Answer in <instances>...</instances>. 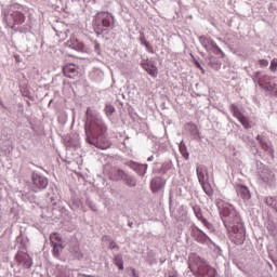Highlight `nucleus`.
I'll list each match as a JSON object with an SVG mask.
<instances>
[{"label": "nucleus", "instance_id": "ddd939ff", "mask_svg": "<svg viewBox=\"0 0 277 277\" xmlns=\"http://www.w3.org/2000/svg\"><path fill=\"white\" fill-rule=\"evenodd\" d=\"M32 183L37 189H47V186L49 185V180L44 176L35 174L32 175Z\"/></svg>", "mask_w": 277, "mask_h": 277}, {"label": "nucleus", "instance_id": "f3484780", "mask_svg": "<svg viewBox=\"0 0 277 277\" xmlns=\"http://www.w3.org/2000/svg\"><path fill=\"white\" fill-rule=\"evenodd\" d=\"M66 47L74 49L75 51H81L83 49V43H81L76 37H70L66 42Z\"/></svg>", "mask_w": 277, "mask_h": 277}, {"label": "nucleus", "instance_id": "e433bc0d", "mask_svg": "<svg viewBox=\"0 0 277 277\" xmlns=\"http://www.w3.org/2000/svg\"><path fill=\"white\" fill-rule=\"evenodd\" d=\"M129 185H131L132 187H134V185H135V182H134L133 180H130V183H129Z\"/></svg>", "mask_w": 277, "mask_h": 277}, {"label": "nucleus", "instance_id": "c85d7f7f", "mask_svg": "<svg viewBox=\"0 0 277 277\" xmlns=\"http://www.w3.org/2000/svg\"><path fill=\"white\" fill-rule=\"evenodd\" d=\"M164 277H179V272H176L174 268L168 269L164 273Z\"/></svg>", "mask_w": 277, "mask_h": 277}, {"label": "nucleus", "instance_id": "c9c22d12", "mask_svg": "<svg viewBox=\"0 0 277 277\" xmlns=\"http://www.w3.org/2000/svg\"><path fill=\"white\" fill-rule=\"evenodd\" d=\"M258 142H260V144H263V136H261L260 134L256 136Z\"/></svg>", "mask_w": 277, "mask_h": 277}, {"label": "nucleus", "instance_id": "9b49d317", "mask_svg": "<svg viewBox=\"0 0 277 277\" xmlns=\"http://www.w3.org/2000/svg\"><path fill=\"white\" fill-rule=\"evenodd\" d=\"M260 177L269 187L276 183V174L269 169H263L260 173Z\"/></svg>", "mask_w": 277, "mask_h": 277}, {"label": "nucleus", "instance_id": "f8f14e48", "mask_svg": "<svg viewBox=\"0 0 277 277\" xmlns=\"http://www.w3.org/2000/svg\"><path fill=\"white\" fill-rule=\"evenodd\" d=\"M166 187V180L157 176L154 177L150 182V189L154 194H157L158 192H161Z\"/></svg>", "mask_w": 277, "mask_h": 277}, {"label": "nucleus", "instance_id": "bb28decb", "mask_svg": "<svg viewBox=\"0 0 277 277\" xmlns=\"http://www.w3.org/2000/svg\"><path fill=\"white\" fill-rule=\"evenodd\" d=\"M239 122L242 124V127H245V129H250V121H248V117L246 116H241L238 118Z\"/></svg>", "mask_w": 277, "mask_h": 277}, {"label": "nucleus", "instance_id": "f704fd0d", "mask_svg": "<svg viewBox=\"0 0 277 277\" xmlns=\"http://www.w3.org/2000/svg\"><path fill=\"white\" fill-rule=\"evenodd\" d=\"M200 222H202V224L206 227L211 228V223H209V221L205 216L202 219H200Z\"/></svg>", "mask_w": 277, "mask_h": 277}, {"label": "nucleus", "instance_id": "f257e3e1", "mask_svg": "<svg viewBox=\"0 0 277 277\" xmlns=\"http://www.w3.org/2000/svg\"><path fill=\"white\" fill-rule=\"evenodd\" d=\"M221 215L230 241L236 246H241L246 241V228L241 223V215L229 203L223 207Z\"/></svg>", "mask_w": 277, "mask_h": 277}, {"label": "nucleus", "instance_id": "4468645a", "mask_svg": "<svg viewBox=\"0 0 277 277\" xmlns=\"http://www.w3.org/2000/svg\"><path fill=\"white\" fill-rule=\"evenodd\" d=\"M237 196L241 198L245 202L250 200L252 198V195L250 194V188L243 185H237L236 186Z\"/></svg>", "mask_w": 277, "mask_h": 277}, {"label": "nucleus", "instance_id": "c756f323", "mask_svg": "<svg viewBox=\"0 0 277 277\" xmlns=\"http://www.w3.org/2000/svg\"><path fill=\"white\" fill-rule=\"evenodd\" d=\"M141 40H142V44H144L148 53H155V51L153 50V45H150V43L146 39H141Z\"/></svg>", "mask_w": 277, "mask_h": 277}, {"label": "nucleus", "instance_id": "9d476101", "mask_svg": "<svg viewBox=\"0 0 277 277\" xmlns=\"http://www.w3.org/2000/svg\"><path fill=\"white\" fill-rule=\"evenodd\" d=\"M199 42L201 47L206 49V51H222L220 47H217V43H215V41H213V39L210 37L201 36L199 37Z\"/></svg>", "mask_w": 277, "mask_h": 277}, {"label": "nucleus", "instance_id": "72a5a7b5", "mask_svg": "<svg viewBox=\"0 0 277 277\" xmlns=\"http://www.w3.org/2000/svg\"><path fill=\"white\" fill-rule=\"evenodd\" d=\"M109 248L110 250H120V247L114 240H109Z\"/></svg>", "mask_w": 277, "mask_h": 277}, {"label": "nucleus", "instance_id": "58836bf2", "mask_svg": "<svg viewBox=\"0 0 277 277\" xmlns=\"http://www.w3.org/2000/svg\"><path fill=\"white\" fill-rule=\"evenodd\" d=\"M275 202H276V205H275V208H274V209H275L276 212H277V197H276V201H275Z\"/></svg>", "mask_w": 277, "mask_h": 277}, {"label": "nucleus", "instance_id": "39448f33", "mask_svg": "<svg viewBox=\"0 0 277 277\" xmlns=\"http://www.w3.org/2000/svg\"><path fill=\"white\" fill-rule=\"evenodd\" d=\"M25 21H27V17L25 16V13H23L18 10L12 11L5 17L6 26L10 29H14L16 27V25H23V23H25Z\"/></svg>", "mask_w": 277, "mask_h": 277}, {"label": "nucleus", "instance_id": "dca6fc26", "mask_svg": "<svg viewBox=\"0 0 277 277\" xmlns=\"http://www.w3.org/2000/svg\"><path fill=\"white\" fill-rule=\"evenodd\" d=\"M108 176H109L110 181H120V180L124 179V176H127V174L124 173V171H122L118 168H113V169H110Z\"/></svg>", "mask_w": 277, "mask_h": 277}, {"label": "nucleus", "instance_id": "1a4fd4ad", "mask_svg": "<svg viewBox=\"0 0 277 277\" xmlns=\"http://www.w3.org/2000/svg\"><path fill=\"white\" fill-rule=\"evenodd\" d=\"M141 66L154 79L159 75V69H157V65L151 60H142Z\"/></svg>", "mask_w": 277, "mask_h": 277}, {"label": "nucleus", "instance_id": "f03ea898", "mask_svg": "<svg viewBox=\"0 0 277 277\" xmlns=\"http://www.w3.org/2000/svg\"><path fill=\"white\" fill-rule=\"evenodd\" d=\"M87 137H95L96 135H105L107 133V126L103 119L94 115L92 108L87 109V122L84 124Z\"/></svg>", "mask_w": 277, "mask_h": 277}, {"label": "nucleus", "instance_id": "393cba45", "mask_svg": "<svg viewBox=\"0 0 277 277\" xmlns=\"http://www.w3.org/2000/svg\"><path fill=\"white\" fill-rule=\"evenodd\" d=\"M104 111H105L106 116H108V117L113 116L114 114H116V107H114V105H111V104H107L105 106Z\"/></svg>", "mask_w": 277, "mask_h": 277}, {"label": "nucleus", "instance_id": "4be33fe9", "mask_svg": "<svg viewBox=\"0 0 277 277\" xmlns=\"http://www.w3.org/2000/svg\"><path fill=\"white\" fill-rule=\"evenodd\" d=\"M114 263L118 269H124V260H122L120 254L115 255Z\"/></svg>", "mask_w": 277, "mask_h": 277}, {"label": "nucleus", "instance_id": "ea45409f", "mask_svg": "<svg viewBox=\"0 0 277 277\" xmlns=\"http://www.w3.org/2000/svg\"><path fill=\"white\" fill-rule=\"evenodd\" d=\"M261 75V72H258L256 75H255V77H256V79H259V76Z\"/></svg>", "mask_w": 277, "mask_h": 277}, {"label": "nucleus", "instance_id": "7ed1b4c3", "mask_svg": "<svg viewBox=\"0 0 277 277\" xmlns=\"http://www.w3.org/2000/svg\"><path fill=\"white\" fill-rule=\"evenodd\" d=\"M188 267L197 277H215V268L209 266L200 256L190 255Z\"/></svg>", "mask_w": 277, "mask_h": 277}, {"label": "nucleus", "instance_id": "aec40b11", "mask_svg": "<svg viewBox=\"0 0 277 277\" xmlns=\"http://www.w3.org/2000/svg\"><path fill=\"white\" fill-rule=\"evenodd\" d=\"M50 243H51V246H57V245H62L64 242H62V236H60V234L53 233L50 235Z\"/></svg>", "mask_w": 277, "mask_h": 277}, {"label": "nucleus", "instance_id": "412c9836", "mask_svg": "<svg viewBox=\"0 0 277 277\" xmlns=\"http://www.w3.org/2000/svg\"><path fill=\"white\" fill-rule=\"evenodd\" d=\"M53 250H52V254L53 256H55L56 259H60V254L61 252L64 250V243L61 245H51Z\"/></svg>", "mask_w": 277, "mask_h": 277}, {"label": "nucleus", "instance_id": "b1692460", "mask_svg": "<svg viewBox=\"0 0 277 277\" xmlns=\"http://www.w3.org/2000/svg\"><path fill=\"white\" fill-rule=\"evenodd\" d=\"M203 192L207 194V196H213V188L211 187V184L203 182L200 184Z\"/></svg>", "mask_w": 277, "mask_h": 277}, {"label": "nucleus", "instance_id": "6e6552de", "mask_svg": "<svg viewBox=\"0 0 277 277\" xmlns=\"http://www.w3.org/2000/svg\"><path fill=\"white\" fill-rule=\"evenodd\" d=\"M190 236L193 237V239H195V241H197L198 243H209L211 242V238H209V236H207V234H205L200 228H198L197 226H193L190 227Z\"/></svg>", "mask_w": 277, "mask_h": 277}, {"label": "nucleus", "instance_id": "cd10ccee", "mask_svg": "<svg viewBox=\"0 0 277 277\" xmlns=\"http://www.w3.org/2000/svg\"><path fill=\"white\" fill-rule=\"evenodd\" d=\"M180 153L185 159H189V151L185 145H180Z\"/></svg>", "mask_w": 277, "mask_h": 277}, {"label": "nucleus", "instance_id": "0eeeda50", "mask_svg": "<svg viewBox=\"0 0 277 277\" xmlns=\"http://www.w3.org/2000/svg\"><path fill=\"white\" fill-rule=\"evenodd\" d=\"M272 79V76H262L258 80L259 87L267 90V92H272V94H277L276 83H274Z\"/></svg>", "mask_w": 277, "mask_h": 277}, {"label": "nucleus", "instance_id": "6ab92c4d", "mask_svg": "<svg viewBox=\"0 0 277 277\" xmlns=\"http://www.w3.org/2000/svg\"><path fill=\"white\" fill-rule=\"evenodd\" d=\"M130 167L132 168V170H135V172L140 174V176H144V174H146V170H148L147 164H140L137 162L130 163Z\"/></svg>", "mask_w": 277, "mask_h": 277}, {"label": "nucleus", "instance_id": "20e7f679", "mask_svg": "<svg viewBox=\"0 0 277 277\" xmlns=\"http://www.w3.org/2000/svg\"><path fill=\"white\" fill-rule=\"evenodd\" d=\"M114 25H116V18L109 12L101 11L94 16L93 29L97 36L105 34Z\"/></svg>", "mask_w": 277, "mask_h": 277}, {"label": "nucleus", "instance_id": "4c0bfd02", "mask_svg": "<svg viewBox=\"0 0 277 277\" xmlns=\"http://www.w3.org/2000/svg\"><path fill=\"white\" fill-rule=\"evenodd\" d=\"M197 68H200L202 70V67L200 66V63H196Z\"/></svg>", "mask_w": 277, "mask_h": 277}, {"label": "nucleus", "instance_id": "5701e85b", "mask_svg": "<svg viewBox=\"0 0 277 277\" xmlns=\"http://www.w3.org/2000/svg\"><path fill=\"white\" fill-rule=\"evenodd\" d=\"M230 109L234 118H237V120L243 116V113H241V110L239 109V107H237V105L232 104Z\"/></svg>", "mask_w": 277, "mask_h": 277}, {"label": "nucleus", "instance_id": "a878e982", "mask_svg": "<svg viewBox=\"0 0 277 277\" xmlns=\"http://www.w3.org/2000/svg\"><path fill=\"white\" fill-rule=\"evenodd\" d=\"M264 202H265V205H267V207H272L274 209L275 205H276V197L268 196V197L264 198Z\"/></svg>", "mask_w": 277, "mask_h": 277}, {"label": "nucleus", "instance_id": "a211bd4d", "mask_svg": "<svg viewBox=\"0 0 277 277\" xmlns=\"http://www.w3.org/2000/svg\"><path fill=\"white\" fill-rule=\"evenodd\" d=\"M198 181L200 184L207 183V177L205 174H207V167L199 164L196 169Z\"/></svg>", "mask_w": 277, "mask_h": 277}, {"label": "nucleus", "instance_id": "423d86ee", "mask_svg": "<svg viewBox=\"0 0 277 277\" xmlns=\"http://www.w3.org/2000/svg\"><path fill=\"white\" fill-rule=\"evenodd\" d=\"M87 142L95 148H101V150H107V148L111 147V142L107 140L105 134H98L96 136H89L87 137Z\"/></svg>", "mask_w": 277, "mask_h": 277}, {"label": "nucleus", "instance_id": "473e14b6", "mask_svg": "<svg viewBox=\"0 0 277 277\" xmlns=\"http://www.w3.org/2000/svg\"><path fill=\"white\" fill-rule=\"evenodd\" d=\"M271 70H272V72H276V70H277V58H274L271 62Z\"/></svg>", "mask_w": 277, "mask_h": 277}, {"label": "nucleus", "instance_id": "2f4dec72", "mask_svg": "<svg viewBox=\"0 0 277 277\" xmlns=\"http://www.w3.org/2000/svg\"><path fill=\"white\" fill-rule=\"evenodd\" d=\"M194 212H195L196 217H198L199 220L205 217V216H202V210H200V208H194Z\"/></svg>", "mask_w": 277, "mask_h": 277}, {"label": "nucleus", "instance_id": "7c9ffc66", "mask_svg": "<svg viewBox=\"0 0 277 277\" xmlns=\"http://www.w3.org/2000/svg\"><path fill=\"white\" fill-rule=\"evenodd\" d=\"M259 64H260L261 68H267L269 66V61L262 58L259 61Z\"/></svg>", "mask_w": 277, "mask_h": 277}, {"label": "nucleus", "instance_id": "2eb2a0df", "mask_svg": "<svg viewBox=\"0 0 277 277\" xmlns=\"http://www.w3.org/2000/svg\"><path fill=\"white\" fill-rule=\"evenodd\" d=\"M63 75L68 77V79H75V77L79 75V71L77 70V66L74 64H68L63 67Z\"/></svg>", "mask_w": 277, "mask_h": 277}, {"label": "nucleus", "instance_id": "a19ab883", "mask_svg": "<svg viewBox=\"0 0 277 277\" xmlns=\"http://www.w3.org/2000/svg\"><path fill=\"white\" fill-rule=\"evenodd\" d=\"M194 129H196V124H193Z\"/></svg>", "mask_w": 277, "mask_h": 277}]
</instances>
